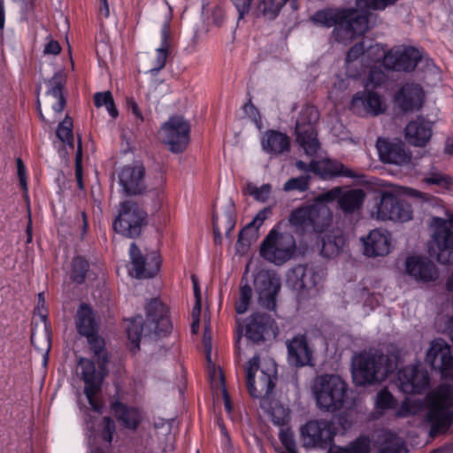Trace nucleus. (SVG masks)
Instances as JSON below:
<instances>
[{
	"instance_id": "473e14b6",
	"label": "nucleus",
	"mask_w": 453,
	"mask_h": 453,
	"mask_svg": "<svg viewBox=\"0 0 453 453\" xmlns=\"http://www.w3.org/2000/svg\"><path fill=\"white\" fill-rule=\"evenodd\" d=\"M111 411L119 423L126 428L134 430L142 421V415L138 409L129 407L120 402H114L111 404Z\"/></svg>"
},
{
	"instance_id": "4d7b16f0",
	"label": "nucleus",
	"mask_w": 453,
	"mask_h": 453,
	"mask_svg": "<svg viewBox=\"0 0 453 453\" xmlns=\"http://www.w3.org/2000/svg\"><path fill=\"white\" fill-rule=\"evenodd\" d=\"M272 213L273 211L271 207H265L257 212L253 220L249 224L253 227H257V229L259 231L260 226L272 215Z\"/></svg>"
},
{
	"instance_id": "c9c22d12",
	"label": "nucleus",
	"mask_w": 453,
	"mask_h": 453,
	"mask_svg": "<svg viewBox=\"0 0 453 453\" xmlns=\"http://www.w3.org/2000/svg\"><path fill=\"white\" fill-rule=\"evenodd\" d=\"M76 326L79 334L84 336L96 332L93 311L85 303H82L77 311Z\"/></svg>"
},
{
	"instance_id": "a19ab883",
	"label": "nucleus",
	"mask_w": 453,
	"mask_h": 453,
	"mask_svg": "<svg viewBox=\"0 0 453 453\" xmlns=\"http://www.w3.org/2000/svg\"><path fill=\"white\" fill-rule=\"evenodd\" d=\"M379 453H406V449L400 437L391 432H386Z\"/></svg>"
},
{
	"instance_id": "13d9d810",
	"label": "nucleus",
	"mask_w": 453,
	"mask_h": 453,
	"mask_svg": "<svg viewBox=\"0 0 453 453\" xmlns=\"http://www.w3.org/2000/svg\"><path fill=\"white\" fill-rule=\"evenodd\" d=\"M243 110L245 113L255 122L257 127L260 128L262 124L260 113L251 101L244 104Z\"/></svg>"
},
{
	"instance_id": "e433bc0d",
	"label": "nucleus",
	"mask_w": 453,
	"mask_h": 453,
	"mask_svg": "<svg viewBox=\"0 0 453 453\" xmlns=\"http://www.w3.org/2000/svg\"><path fill=\"white\" fill-rule=\"evenodd\" d=\"M259 237V231L257 227L247 224L241 229L238 234V239L235 243V250L237 254L244 255L250 250V245L257 242Z\"/></svg>"
},
{
	"instance_id": "a878e982",
	"label": "nucleus",
	"mask_w": 453,
	"mask_h": 453,
	"mask_svg": "<svg viewBox=\"0 0 453 453\" xmlns=\"http://www.w3.org/2000/svg\"><path fill=\"white\" fill-rule=\"evenodd\" d=\"M350 110L358 115L368 113L371 115H379L384 111L381 97L373 91L365 90L354 95Z\"/></svg>"
},
{
	"instance_id": "6e6552de",
	"label": "nucleus",
	"mask_w": 453,
	"mask_h": 453,
	"mask_svg": "<svg viewBox=\"0 0 453 453\" xmlns=\"http://www.w3.org/2000/svg\"><path fill=\"white\" fill-rule=\"evenodd\" d=\"M246 383L250 395L254 398L268 396L275 387L276 366L273 361L264 362L257 380L256 372L259 370V357H253L248 363Z\"/></svg>"
},
{
	"instance_id": "72a5a7b5",
	"label": "nucleus",
	"mask_w": 453,
	"mask_h": 453,
	"mask_svg": "<svg viewBox=\"0 0 453 453\" xmlns=\"http://www.w3.org/2000/svg\"><path fill=\"white\" fill-rule=\"evenodd\" d=\"M365 198V193L360 188L342 191L338 206L344 214H352L361 209Z\"/></svg>"
},
{
	"instance_id": "aec40b11",
	"label": "nucleus",
	"mask_w": 453,
	"mask_h": 453,
	"mask_svg": "<svg viewBox=\"0 0 453 453\" xmlns=\"http://www.w3.org/2000/svg\"><path fill=\"white\" fill-rule=\"evenodd\" d=\"M397 380L399 388L407 395L421 394L429 384L427 372L419 369L418 365H409L399 370Z\"/></svg>"
},
{
	"instance_id": "2f4dec72",
	"label": "nucleus",
	"mask_w": 453,
	"mask_h": 453,
	"mask_svg": "<svg viewBox=\"0 0 453 453\" xmlns=\"http://www.w3.org/2000/svg\"><path fill=\"white\" fill-rule=\"evenodd\" d=\"M261 146L263 150L267 153L280 155L289 150L290 142L287 134L275 130H268L263 136Z\"/></svg>"
},
{
	"instance_id": "2eb2a0df",
	"label": "nucleus",
	"mask_w": 453,
	"mask_h": 453,
	"mask_svg": "<svg viewBox=\"0 0 453 453\" xmlns=\"http://www.w3.org/2000/svg\"><path fill=\"white\" fill-rule=\"evenodd\" d=\"M254 288L259 304L266 310H275L276 296L280 288L277 275L267 270L259 271L254 278Z\"/></svg>"
},
{
	"instance_id": "4c0bfd02",
	"label": "nucleus",
	"mask_w": 453,
	"mask_h": 453,
	"mask_svg": "<svg viewBox=\"0 0 453 453\" xmlns=\"http://www.w3.org/2000/svg\"><path fill=\"white\" fill-rule=\"evenodd\" d=\"M127 333L128 340L134 345L136 349H139V343L142 336L146 337L153 334L148 332L146 321H143L142 316L135 317L130 321Z\"/></svg>"
},
{
	"instance_id": "cd10ccee",
	"label": "nucleus",
	"mask_w": 453,
	"mask_h": 453,
	"mask_svg": "<svg viewBox=\"0 0 453 453\" xmlns=\"http://www.w3.org/2000/svg\"><path fill=\"white\" fill-rule=\"evenodd\" d=\"M364 254L370 257H383L389 253L390 237L388 232L380 229L372 230L362 239Z\"/></svg>"
},
{
	"instance_id": "864d4df0",
	"label": "nucleus",
	"mask_w": 453,
	"mask_h": 453,
	"mask_svg": "<svg viewBox=\"0 0 453 453\" xmlns=\"http://www.w3.org/2000/svg\"><path fill=\"white\" fill-rule=\"evenodd\" d=\"M376 404L380 409H390L395 406V400L392 394L387 389H381L376 397Z\"/></svg>"
},
{
	"instance_id": "ddd939ff",
	"label": "nucleus",
	"mask_w": 453,
	"mask_h": 453,
	"mask_svg": "<svg viewBox=\"0 0 453 453\" xmlns=\"http://www.w3.org/2000/svg\"><path fill=\"white\" fill-rule=\"evenodd\" d=\"M383 65L396 72H411L422 58V53L411 46H396L382 53Z\"/></svg>"
},
{
	"instance_id": "b1692460",
	"label": "nucleus",
	"mask_w": 453,
	"mask_h": 453,
	"mask_svg": "<svg viewBox=\"0 0 453 453\" xmlns=\"http://www.w3.org/2000/svg\"><path fill=\"white\" fill-rule=\"evenodd\" d=\"M288 361L296 367L312 365V349L309 346L307 336L298 334L290 340H287Z\"/></svg>"
},
{
	"instance_id": "338daca9",
	"label": "nucleus",
	"mask_w": 453,
	"mask_h": 453,
	"mask_svg": "<svg viewBox=\"0 0 453 453\" xmlns=\"http://www.w3.org/2000/svg\"><path fill=\"white\" fill-rule=\"evenodd\" d=\"M342 191L339 188H333L320 196L321 201L332 202L336 200L339 204V197L342 196Z\"/></svg>"
},
{
	"instance_id": "603ef678",
	"label": "nucleus",
	"mask_w": 453,
	"mask_h": 453,
	"mask_svg": "<svg viewBox=\"0 0 453 453\" xmlns=\"http://www.w3.org/2000/svg\"><path fill=\"white\" fill-rule=\"evenodd\" d=\"M170 54V49L160 46L157 49V58L155 60V65L150 72L153 75H157L160 70H162L166 64L167 58Z\"/></svg>"
},
{
	"instance_id": "c03bdc74",
	"label": "nucleus",
	"mask_w": 453,
	"mask_h": 453,
	"mask_svg": "<svg viewBox=\"0 0 453 453\" xmlns=\"http://www.w3.org/2000/svg\"><path fill=\"white\" fill-rule=\"evenodd\" d=\"M323 170L325 174L329 175L330 177L334 176H344L355 178L357 175L353 173L351 170L345 167L343 164L338 161L334 160H326L323 162Z\"/></svg>"
},
{
	"instance_id": "e2e57ef3",
	"label": "nucleus",
	"mask_w": 453,
	"mask_h": 453,
	"mask_svg": "<svg viewBox=\"0 0 453 453\" xmlns=\"http://www.w3.org/2000/svg\"><path fill=\"white\" fill-rule=\"evenodd\" d=\"M112 98L110 91L97 92L94 95V103L96 107L100 108L107 104V102Z\"/></svg>"
},
{
	"instance_id": "7ed1b4c3",
	"label": "nucleus",
	"mask_w": 453,
	"mask_h": 453,
	"mask_svg": "<svg viewBox=\"0 0 453 453\" xmlns=\"http://www.w3.org/2000/svg\"><path fill=\"white\" fill-rule=\"evenodd\" d=\"M395 368V359L379 350L363 352L353 360V381L363 387L380 383Z\"/></svg>"
},
{
	"instance_id": "423d86ee",
	"label": "nucleus",
	"mask_w": 453,
	"mask_h": 453,
	"mask_svg": "<svg viewBox=\"0 0 453 453\" xmlns=\"http://www.w3.org/2000/svg\"><path fill=\"white\" fill-rule=\"evenodd\" d=\"M453 388L441 387L430 397V407L426 415L432 425V432H445L453 423Z\"/></svg>"
},
{
	"instance_id": "f03ea898",
	"label": "nucleus",
	"mask_w": 453,
	"mask_h": 453,
	"mask_svg": "<svg viewBox=\"0 0 453 453\" xmlns=\"http://www.w3.org/2000/svg\"><path fill=\"white\" fill-rule=\"evenodd\" d=\"M94 357L98 363V369L93 361L87 358H81L79 365L81 368L82 380L85 382L84 393L92 409L100 412L101 404L96 399V395L101 391L104 378L107 374L105 364L108 362L107 353L104 349V341L96 333L85 335Z\"/></svg>"
},
{
	"instance_id": "bf43d9fd",
	"label": "nucleus",
	"mask_w": 453,
	"mask_h": 453,
	"mask_svg": "<svg viewBox=\"0 0 453 453\" xmlns=\"http://www.w3.org/2000/svg\"><path fill=\"white\" fill-rule=\"evenodd\" d=\"M365 52V46L363 42H357L353 45L346 55V62L351 63L357 60Z\"/></svg>"
},
{
	"instance_id": "49530a36",
	"label": "nucleus",
	"mask_w": 453,
	"mask_h": 453,
	"mask_svg": "<svg viewBox=\"0 0 453 453\" xmlns=\"http://www.w3.org/2000/svg\"><path fill=\"white\" fill-rule=\"evenodd\" d=\"M220 231L224 230L226 236L230 237L231 232L235 226L236 219L233 201H230L228 209L220 216H218Z\"/></svg>"
},
{
	"instance_id": "8fccbe9b",
	"label": "nucleus",
	"mask_w": 453,
	"mask_h": 453,
	"mask_svg": "<svg viewBox=\"0 0 453 453\" xmlns=\"http://www.w3.org/2000/svg\"><path fill=\"white\" fill-rule=\"evenodd\" d=\"M310 176L302 175L296 178L289 179L283 186V190L286 192L298 190L304 192L309 189Z\"/></svg>"
},
{
	"instance_id": "3c124183",
	"label": "nucleus",
	"mask_w": 453,
	"mask_h": 453,
	"mask_svg": "<svg viewBox=\"0 0 453 453\" xmlns=\"http://www.w3.org/2000/svg\"><path fill=\"white\" fill-rule=\"evenodd\" d=\"M252 297V289L250 285L245 284L240 288V298L236 303L235 310L238 314H243L247 311Z\"/></svg>"
},
{
	"instance_id": "f257e3e1",
	"label": "nucleus",
	"mask_w": 453,
	"mask_h": 453,
	"mask_svg": "<svg viewBox=\"0 0 453 453\" xmlns=\"http://www.w3.org/2000/svg\"><path fill=\"white\" fill-rule=\"evenodd\" d=\"M397 0H357L358 9L326 8L311 16L317 26L334 27L332 36L345 45L364 35L368 29L369 10H383Z\"/></svg>"
},
{
	"instance_id": "a211bd4d",
	"label": "nucleus",
	"mask_w": 453,
	"mask_h": 453,
	"mask_svg": "<svg viewBox=\"0 0 453 453\" xmlns=\"http://www.w3.org/2000/svg\"><path fill=\"white\" fill-rule=\"evenodd\" d=\"M426 361L442 376L453 379V349L444 340L439 338L432 342Z\"/></svg>"
},
{
	"instance_id": "bb28decb",
	"label": "nucleus",
	"mask_w": 453,
	"mask_h": 453,
	"mask_svg": "<svg viewBox=\"0 0 453 453\" xmlns=\"http://www.w3.org/2000/svg\"><path fill=\"white\" fill-rule=\"evenodd\" d=\"M406 273L417 280L433 281L438 278L435 265L426 257H410L405 261Z\"/></svg>"
},
{
	"instance_id": "20e7f679",
	"label": "nucleus",
	"mask_w": 453,
	"mask_h": 453,
	"mask_svg": "<svg viewBox=\"0 0 453 453\" xmlns=\"http://www.w3.org/2000/svg\"><path fill=\"white\" fill-rule=\"evenodd\" d=\"M288 222L297 234H322L331 226L333 214L324 202L317 201L294 210L289 215Z\"/></svg>"
},
{
	"instance_id": "412c9836",
	"label": "nucleus",
	"mask_w": 453,
	"mask_h": 453,
	"mask_svg": "<svg viewBox=\"0 0 453 453\" xmlns=\"http://www.w3.org/2000/svg\"><path fill=\"white\" fill-rule=\"evenodd\" d=\"M129 255L136 278L149 279L158 273L161 261L156 252L144 257L138 246L133 242L130 245Z\"/></svg>"
},
{
	"instance_id": "5fc2aeb1",
	"label": "nucleus",
	"mask_w": 453,
	"mask_h": 453,
	"mask_svg": "<svg viewBox=\"0 0 453 453\" xmlns=\"http://www.w3.org/2000/svg\"><path fill=\"white\" fill-rule=\"evenodd\" d=\"M115 430V422L111 418L104 417L103 418V430L101 432L102 438L110 443L112 441V435Z\"/></svg>"
},
{
	"instance_id": "9b49d317",
	"label": "nucleus",
	"mask_w": 453,
	"mask_h": 453,
	"mask_svg": "<svg viewBox=\"0 0 453 453\" xmlns=\"http://www.w3.org/2000/svg\"><path fill=\"white\" fill-rule=\"evenodd\" d=\"M147 214L137 203L126 201L120 204L119 216L113 221V229L124 236L136 238L146 225Z\"/></svg>"
},
{
	"instance_id": "79ce46f5",
	"label": "nucleus",
	"mask_w": 453,
	"mask_h": 453,
	"mask_svg": "<svg viewBox=\"0 0 453 453\" xmlns=\"http://www.w3.org/2000/svg\"><path fill=\"white\" fill-rule=\"evenodd\" d=\"M422 181L425 184L436 186L442 189H449L452 184L451 178L440 171L435 165L434 169L423 177Z\"/></svg>"
},
{
	"instance_id": "58836bf2",
	"label": "nucleus",
	"mask_w": 453,
	"mask_h": 453,
	"mask_svg": "<svg viewBox=\"0 0 453 453\" xmlns=\"http://www.w3.org/2000/svg\"><path fill=\"white\" fill-rule=\"evenodd\" d=\"M289 3L292 10L296 11L299 8L297 0H280L278 4L275 1L265 3L261 1L258 4L257 9L266 19L273 20L279 15L281 8L286 4Z\"/></svg>"
},
{
	"instance_id": "4468645a",
	"label": "nucleus",
	"mask_w": 453,
	"mask_h": 453,
	"mask_svg": "<svg viewBox=\"0 0 453 453\" xmlns=\"http://www.w3.org/2000/svg\"><path fill=\"white\" fill-rule=\"evenodd\" d=\"M301 436L303 447L333 448L334 432L327 420H311L301 427Z\"/></svg>"
},
{
	"instance_id": "7c9ffc66",
	"label": "nucleus",
	"mask_w": 453,
	"mask_h": 453,
	"mask_svg": "<svg viewBox=\"0 0 453 453\" xmlns=\"http://www.w3.org/2000/svg\"><path fill=\"white\" fill-rule=\"evenodd\" d=\"M319 239L320 254L327 258L337 256L345 244V238L339 229L326 231L319 234Z\"/></svg>"
},
{
	"instance_id": "6e6d98bb",
	"label": "nucleus",
	"mask_w": 453,
	"mask_h": 453,
	"mask_svg": "<svg viewBox=\"0 0 453 453\" xmlns=\"http://www.w3.org/2000/svg\"><path fill=\"white\" fill-rule=\"evenodd\" d=\"M279 439L282 445L285 447L286 450H290L296 449V441L294 439V433L291 429L286 428L281 429L279 434Z\"/></svg>"
},
{
	"instance_id": "09e8293b",
	"label": "nucleus",
	"mask_w": 453,
	"mask_h": 453,
	"mask_svg": "<svg viewBox=\"0 0 453 453\" xmlns=\"http://www.w3.org/2000/svg\"><path fill=\"white\" fill-rule=\"evenodd\" d=\"M57 136L63 142H66L71 148H73V120L69 116H66L59 123L57 129Z\"/></svg>"
},
{
	"instance_id": "f704fd0d",
	"label": "nucleus",
	"mask_w": 453,
	"mask_h": 453,
	"mask_svg": "<svg viewBox=\"0 0 453 453\" xmlns=\"http://www.w3.org/2000/svg\"><path fill=\"white\" fill-rule=\"evenodd\" d=\"M296 286L301 290L314 288L321 280V275L311 265H298L294 269Z\"/></svg>"
},
{
	"instance_id": "0eeeda50",
	"label": "nucleus",
	"mask_w": 453,
	"mask_h": 453,
	"mask_svg": "<svg viewBox=\"0 0 453 453\" xmlns=\"http://www.w3.org/2000/svg\"><path fill=\"white\" fill-rule=\"evenodd\" d=\"M296 249V244L292 234L280 233L273 228L262 241L259 255L267 262L281 265L292 257Z\"/></svg>"
},
{
	"instance_id": "de8ad7c7",
	"label": "nucleus",
	"mask_w": 453,
	"mask_h": 453,
	"mask_svg": "<svg viewBox=\"0 0 453 453\" xmlns=\"http://www.w3.org/2000/svg\"><path fill=\"white\" fill-rule=\"evenodd\" d=\"M88 273V263L81 257H76L72 263L71 278L78 284L85 281L87 273Z\"/></svg>"
},
{
	"instance_id": "69168bd1",
	"label": "nucleus",
	"mask_w": 453,
	"mask_h": 453,
	"mask_svg": "<svg viewBox=\"0 0 453 453\" xmlns=\"http://www.w3.org/2000/svg\"><path fill=\"white\" fill-rule=\"evenodd\" d=\"M239 12V18L242 19L249 12L252 0H232Z\"/></svg>"
},
{
	"instance_id": "0e129e2a",
	"label": "nucleus",
	"mask_w": 453,
	"mask_h": 453,
	"mask_svg": "<svg viewBox=\"0 0 453 453\" xmlns=\"http://www.w3.org/2000/svg\"><path fill=\"white\" fill-rule=\"evenodd\" d=\"M272 187L270 184H264L258 188L257 193L254 195V198L257 201L266 202L270 196Z\"/></svg>"
},
{
	"instance_id": "5701e85b",
	"label": "nucleus",
	"mask_w": 453,
	"mask_h": 453,
	"mask_svg": "<svg viewBox=\"0 0 453 453\" xmlns=\"http://www.w3.org/2000/svg\"><path fill=\"white\" fill-rule=\"evenodd\" d=\"M145 169L142 165H126L119 173V183L125 195H142L146 190L144 182Z\"/></svg>"
},
{
	"instance_id": "ea45409f",
	"label": "nucleus",
	"mask_w": 453,
	"mask_h": 453,
	"mask_svg": "<svg viewBox=\"0 0 453 453\" xmlns=\"http://www.w3.org/2000/svg\"><path fill=\"white\" fill-rule=\"evenodd\" d=\"M435 163L431 156L423 155L419 157H411L410 154V162L406 165L408 171L412 172L414 174L424 177L429 171L434 169Z\"/></svg>"
},
{
	"instance_id": "f3484780",
	"label": "nucleus",
	"mask_w": 453,
	"mask_h": 453,
	"mask_svg": "<svg viewBox=\"0 0 453 453\" xmlns=\"http://www.w3.org/2000/svg\"><path fill=\"white\" fill-rule=\"evenodd\" d=\"M146 328L158 337H165L172 331L168 308L158 299H151L145 307Z\"/></svg>"
},
{
	"instance_id": "9d476101",
	"label": "nucleus",
	"mask_w": 453,
	"mask_h": 453,
	"mask_svg": "<svg viewBox=\"0 0 453 453\" xmlns=\"http://www.w3.org/2000/svg\"><path fill=\"white\" fill-rule=\"evenodd\" d=\"M318 119L319 111L317 108L308 105L301 111L296 123V142L310 156L315 155L319 149V142L314 127Z\"/></svg>"
},
{
	"instance_id": "774afa93",
	"label": "nucleus",
	"mask_w": 453,
	"mask_h": 453,
	"mask_svg": "<svg viewBox=\"0 0 453 453\" xmlns=\"http://www.w3.org/2000/svg\"><path fill=\"white\" fill-rule=\"evenodd\" d=\"M211 19L212 22L219 27L222 25L224 19H225V12L223 9L219 6H215L211 11Z\"/></svg>"
},
{
	"instance_id": "4be33fe9",
	"label": "nucleus",
	"mask_w": 453,
	"mask_h": 453,
	"mask_svg": "<svg viewBox=\"0 0 453 453\" xmlns=\"http://www.w3.org/2000/svg\"><path fill=\"white\" fill-rule=\"evenodd\" d=\"M379 157L383 163L406 166L410 162L411 152L401 141L379 138L377 141Z\"/></svg>"
},
{
	"instance_id": "6ab92c4d",
	"label": "nucleus",
	"mask_w": 453,
	"mask_h": 453,
	"mask_svg": "<svg viewBox=\"0 0 453 453\" xmlns=\"http://www.w3.org/2000/svg\"><path fill=\"white\" fill-rule=\"evenodd\" d=\"M431 257L443 265L453 263V231L446 225L435 228L429 243Z\"/></svg>"
},
{
	"instance_id": "dca6fc26",
	"label": "nucleus",
	"mask_w": 453,
	"mask_h": 453,
	"mask_svg": "<svg viewBox=\"0 0 453 453\" xmlns=\"http://www.w3.org/2000/svg\"><path fill=\"white\" fill-rule=\"evenodd\" d=\"M278 327L274 319L266 313L256 312L247 318L245 336L255 344H260L270 337H275Z\"/></svg>"
},
{
	"instance_id": "c85d7f7f",
	"label": "nucleus",
	"mask_w": 453,
	"mask_h": 453,
	"mask_svg": "<svg viewBox=\"0 0 453 453\" xmlns=\"http://www.w3.org/2000/svg\"><path fill=\"white\" fill-rule=\"evenodd\" d=\"M432 135V123L422 117L408 123L405 127V139L414 146L424 147Z\"/></svg>"
},
{
	"instance_id": "f8f14e48",
	"label": "nucleus",
	"mask_w": 453,
	"mask_h": 453,
	"mask_svg": "<svg viewBox=\"0 0 453 453\" xmlns=\"http://www.w3.org/2000/svg\"><path fill=\"white\" fill-rule=\"evenodd\" d=\"M189 123L180 116H173L163 124L159 134L172 152L181 153L189 143Z\"/></svg>"
},
{
	"instance_id": "c756f323",
	"label": "nucleus",
	"mask_w": 453,
	"mask_h": 453,
	"mask_svg": "<svg viewBox=\"0 0 453 453\" xmlns=\"http://www.w3.org/2000/svg\"><path fill=\"white\" fill-rule=\"evenodd\" d=\"M395 100L403 111L418 110L424 100V91L420 85L404 84L395 96Z\"/></svg>"
},
{
	"instance_id": "052dcab7",
	"label": "nucleus",
	"mask_w": 453,
	"mask_h": 453,
	"mask_svg": "<svg viewBox=\"0 0 453 453\" xmlns=\"http://www.w3.org/2000/svg\"><path fill=\"white\" fill-rule=\"evenodd\" d=\"M44 293L41 292L38 294V303L35 308V312L39 315L43 324H47L48 311L45 307Z\"/></svg>"
},
{
	"instance_id": "39448f33",
	"label": "nucleus",
	"mask_w": 453,
	"mask_h": 453,
	"mask_svg": "<svg viewBox=\"0 0 453 453\" xmlns=\"http://www.w3.org/2000/svg\"><path fill=\"white\" fill-rule=\"evenodd\" d=\"M347 390V383L335 374H324L318 377L313 387L318 407L321 411L332 413L343 407Z\"/></svg>"
},
{
	"instance_id": "a18cd8bd",
	"label": "nucleus",
	"mask_w": 453,
	"mask_h": 453,
	"mask_svg": "<svg viewBox=\"0 0 453 453\" xmlns=\"http://www.w3.org/2000/svg\"><path fill=\"white\" fill-rule=\"evenodd\" d=\"M330 453H370V441L361 437L352 442L349 447H334L329 449Z\"/></svg>"
},
{
	"instance_id": "1a4fd4ad",
	"label": "nucleus",
	"mask_w": 453,
	"mask_h": 453,
	"mask_svg": "<svg viewBox=\"0 0 453 453\" xmlns=\"http://www.w3.org/2000/svg\"><path fill=\"white\" fill-rule=\"evenodd\" d=\"M400 190L396 187H388L380 192V201L376 203V218L381 220L408 221L411 219V205L399 198Z\"/></svg>"
},
{
	"instance_id": "680f3d73",
	"label": "nucleus",
	"mask_w": 453,
	"mask_h": 453,
	"mask_svg": "<svg viewBox=\"0 0 453 453\" xmlns=\"http://www.w3.org/2000/svg\"><path fill=\"white\" fill-rule=\"evenodd\" d=\"M127 110L130 111L135 117V123L138 126L140 123L143 122L144 118L142 116V113L136 104V102L133 98H128L127 100Z\"/></svg>"
},
{
	"instance_id": "37998d69",
	"label": "nucleus",
	"mask_w": 453,
	"mask_h": 453,
	"mask_svg": "<svg viewBox=\"0 0 453 453\" xmlns=\"http://www.w3.org/2000/svg\"><path fill=\"white\" fill-rule=\"evenodd\" d=\"M31 342L39 350L46 354L50 349V331L47 324L39 331L34 330L31 334Z\"/></svg>"
},
{
	"instance_id": "393cba45",
	"label": "nucleus",
	"mask_w": 453,
	"mask_h": 453,
	"mask_svg": "<svg viewBox=\"0 0 453 453\" xmlns=\"http://www.w3.org/2000/svg\"><path fill=\"white\" fill-rule=\"evenodd\" d=\"M47 91L44 97L46 110L55 113L63 111L65 106V98L63 96L64 76L60 72L56 73L50 80L46 81Z\"/></svg>"
}]
</instances>
